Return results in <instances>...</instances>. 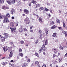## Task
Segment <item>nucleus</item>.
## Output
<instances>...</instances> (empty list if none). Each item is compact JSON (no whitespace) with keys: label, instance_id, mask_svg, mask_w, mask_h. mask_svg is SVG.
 Returning a JSON list of instances; mask_svg holds the SVG:
<instances>
[{"label":"nucleus","instance_id":"nucleus-46","mask_svg":"<svg viewBox=\"0 0 67 67\" xmlns=\"http://www.w3.org/2000/svg\"><path fill=\"white\" fill-rule=\"evenodd\" d=\"M35 55H36V56H37V57H39V56H38V54L37 53H35Z\"/></svg>","mask_w":67,"mask_h":67},{"label":"nucleus","instance_id":"nucleus-43","mask_svg":"<svg viewBox=\"0 0 67 67\" xmlns=\"http://www.w3.org/2000/svg\"><path fill=\"white\" fill-rule=\"evenodd\" d=\"M38 40H36V42H35V44H37V43H38Z\"/></svg>","mask_w":67,"mask_h":67},{"label":"nucleus","instance_id":"nucleus-12","mask_svg":"<svg viewBox=\"0 0 67 67\" xmlns=\"http://www.w3.org/2000/svg\"><path fill=\"white\" fill-rule=\"evenodd\" d=\"M15 13V11L14 9H12L11 11V14H12V15H13L14 13Z\"/></svg>","mask_w":67,"mask_h":67},{"label":"nucleus","instance_id":"nucleus-22","mask_svg":"<svg viewBox=\"0 0 67 67\" xmlns=\"http://www.w3.org/2000/svg\"><path fill=\"white\" fill-rule=\"evenodd\" d=\"M35 64L36 66H37L39 64V62L38 61H35Z\"/></svg>","mask_w":67,"mask_h":67},{"label":"nucleus","instance_id":"nucleus-9","mask_svg":"<svg viewBox=\"0 0 67 67\" xmlns=\"http://www.w3.org/2000/svg\"><path fill=\"white\" fill-rule=\"evenodd\" d=\"M38 20L40 22V23H43V21L42 20V18L41 17H40L39 18Z\"/></svg>","mask_w":67,"mask_h":67},{"label":"nucleus","instance_id":"nucleus-40","mask_svg":"<svg viewBox=\"0 0 67 67\" xmlns=\"http://www.w3.org/2000/svg\"><path fill=\"white\" fill-rule=\"evenodd\" d=\"M33 26L32 25L30 26V30H32V28H33Z\"/></svg>","mask_w":67,"mask_h":67},{"label":"nucleus","instance_id":"nucleus-41","mask_svg":"<svg viewBox=\"0 0 67 67\" xmlns=\"http://www.w3.org/2000/svg\"><path fill=\"white\" fill-rule=\"evenodd\" d=\"M67 57V53L64 55V58H65V57Z\"/></svg>","mask_w":67,"mask_h":67},{"label":"nucleus","instance_id":"nucleus-1","mask_svg":"<svg viewBox=\"0 0 67 67\" xmlns=\"http://www.w3.org/2000/svg\"><path fill=\"white\" fill-rule=\"evenodd\" d=\"M4 15L3 16V17H4V20L3 21V23H5V22H9V13H7L6 15Z\"/></svg>","mask_w":67,"mask_h":67},{"label":"nucleus","instance_id":"nucleus-23","mask_svg":"<svg viewBox=\"0 0 67 67\" xmlns=\"http://www.w3.org/2000/svg\"><path fill=\"white\" fill-rule=\"evenodd\" d=\"M2 9L3 10H5V9H6V7L5 6L3 5L2 6Z\"/></svg>","mask_w":67,"mask_h":67},{"label":"nucleus","instance_id":"nucleus-3","mask_svg":"<svg viewBox=\"0 0 67 67\" xmlns=\"http://www.w3.org/2000/svg\"><path fill=\"white\" fill-rule=\"evenodd\" d=\"M52 51L53 52H54V53H55V54H56L58 51V49L57 48H54L52 49Z\"/></svg>","mask_w":67,"mask_h":67},{"label":"nucleus","instance_id":"nucleus-26","mask_svg":"<svg viewBox=\"0 0 67 67\" xmlns=\"http://www.w3.org/2000/svg\"><path fill=\"white\" fill-rule=\"evenodd\" d=\"M54 24V22L53 21H52L50 23V26L52 25H53Z\"/></svg>","mask_w":67,"mask_h":67},{"label":"nucleus","instance_id":"nucleus-44","mask_svg":"<svg viewBox=\"0 0 67 67\" xmlns=\"http://www.w3.org/2000/svg\"><path fill=\"white\" fill-rule=\"evenodd\" d=\"M20 43L21 44H24V41L22 40L20 41Z\"/></svg>","mask_w":67,"mask_h":67},{"label":"nucleus","instance_id":"nucleus-45","mask_svg":"<svg viewBox=\"0 0 67 67\" xmlns=\"http://www.w3.org/2000/svg\"><path fill=\"white\" fill-rule=\"evenodd\" d=\"M58 29L59 30H62V28L60 27H58Z\"/></svg>","mask_w":67,"mask_h":67},{"label":"nucleus","instance_id":"nucleus-60","mask_svg":"<svg viewBox=\"0 0 67 67\" xmlns=\"http://www.w3.org/2000/svg\"><path fill=\"white\" fill-rule=\"evenodd\" d=\"M50 12H51V13H52L53 12H52V10H50Z\"/></svg>","mask_w":67,"mask_h":67},{"label":"nucleus","instance_id":"nucleus-57","mask_svg":"<svg viewBox=\"0 0 67 67\" xmlns=\"http://www.w3.org/2000/svg\"><path fill=\"white\" fill-rule=\"evenodd\" d=\"M31 66H34V63L32 64Z\"/></svg>","mask_w":67,"mask_h":67},{"label":"nucleus","instance_id":"nucleus-64","mask_svg":"<svg viewBox=\"0 0 67 67\" xmlns=\"http://www.w3.org/2000/svg\"><path fill=\"white\" fill-rule=\"evenodd\" d=\"M37 66H38V67H40V65L38 64V65Z\"/></svg>","mask_w":67,"mask_h":67},{"label":"nucleus","instance_id":"nucleus-61","mask_svg":"<svg viewBox=\"0 0 67 67\" xmlns=\"http://www.w3.org/2000/svg\"><path fill=\"white\" fill-rule=\"evenodd\" d=\"M5 59V57H3L2 58V59Z\"/></svg>","mask_w":67,"mask_h":67},{"label":"nucleus","instance_id":"nucleus-32","mask_svg":"<svg viewBox=\"0 0 67 67\" xmlns=\"http://www.w3.org/2000/svg\"><path fill=\"white\" fill-rule=\"evenodd\" d=\"M3 18H4L3 16L2 15L0 14V19H3Z\"/></svg>","mask_w":67,"mask_h":67},{"label":"nucleus","instance_id":"nucleus-63","mask_svg":"<svg viewBox=\"0 0 67 67\" xmlns=\"http://www.w3.org/2000/svg\"><path fill=\"white\" fill-rule=\"evenodd\" d=\"M13 60H11V61H10V62H11V63H12V62H13Z\"/></svg>","mask_w":67,"mask_h":67},{"label":"nucleus","instance_id":"nucleus-28","mask_svg":"<svg viewBox=\"0 0 67 67\" xmlns=\"http://www.w3.org/2000/svg\"><path fill=\"white\" fill-rule=\"evenodd\" d=\"M64 34L65 35V37H67V32L64 31Z\"/></svg>","mask_w":67,"mask_h":67},{"label":"nucleus","instance_id":"nucleus-31","mask_svg":"<svg viewBox=\"0 0 67 67\" xmlns=\"http://www.w3.org/2000/svg\"><path fill=\"white\" fill-rule=\"evenodd\" d=\"M48 41L47 40H46L45 41V45H47V44H48V42H47Z\"/></svg>","mask_w":67,"mask_h":67},{"label":"nucleus","instance_id":"nucleus-36","mask_svg":"<svg viewBox=\"0 0 67 67\" xmlns=\"http://www.w3.org/2000/svg\"><path fill=\"white\" fill-rule=\"evenodd\" d=\"M0 2L1 3H3L4 2V0H0Z\"/></svg>","mask_w":67,"mask_h":67},{"label":"nucleus","instance_id":"nucleus-53","mask_svg":"<svg viewBox=\"0 0 67 67\" xmlns=\"http://www.w3.org/2000/svg\"><path fill=\"white\" fill-rule=\"evenodd\" d=\"M55 56H56V55H55V54H53V57H55Z\"/></svg>","mask_w":67,"mask_h":67},{"label":"nucleus","instance_id":"nucleus-24","mask_svg":"<svg viewBox=\"0 0 67 67\" xmlns=\"http://www.w3.org/2000/svg\"><path fill=\"white\" fill-rule=\"evenodd\" d=\"M10 26H12V27H13L14 25V23H12V22L10 23Z\"/></svg>","mask_w":67,"mask_h":67},{"label":"nucleus","instance_id":"nucleus-35","mask_svg":"<svg viewBox=\"0 0 67 67\" xmlns=\"http://www.w3.org/2000/svg\"><path fill=\"white\" fill-rule=\"evenodd\" d=\"M48 30L47 29L46 30V35H47L48 34Z\"/></svg>","mask_w":67,"mask_h":67},{"label":"nucleus","instance_id":"nucleus-14","mask_svg":"<svg viewBox=\"0 0 67 67\" xmlns=\"http://www.w3.org/2000/svg\"><path fill=\"white\" fill-rule=\"evenodd\" d=\"M39 37L40 38V39H42L44 37V35L42 34H40L39 36Z\"/></svg>","mask_w":67,"mask_h":67},{"label":"nucleus","instance_id":"nucleus-59","mask_svg":"<svg viewBox=\"0 0 67 67\" xmlns=\"http://www.w3.org/2000/svg\"><path fill=\"white\" fill-rule=\"evenodd\" d=\"M12 19H14V16H12Z\"/></svg>","mask_w":67,"mask_h":67},{"label":"nucleus","instance_id":"nucleus-37","mask_svg":"<svg viewBox=\"0 0 67 67\" xmlns=\"http://www.w3.org/2000/svg\"><path fill=\"white\" fill-rule=\"evenodd\" d=\"M22 49H21V48H19V53H21L22 52Z\"/></svg>","mask_w":67,"mask_h":67},{"label":"nucleus","instance_id":"nucleus-27","mask_svg":"<svg viewBox=\"0 0 67 67\" xmlns=\"http://www.w3.org/2000/svg\"><path fill=\"white\" fill-rule=\"evenodd\" d=\"M63 27H64V29H66V27L65 26V23L64 21H63Z\"/></svg>","mask_w":67,"mask_h":67},{"label":"nucleus","instance_id":"nucleus-17","mask_svg":"<svg viewBox=\"0 0 67 67\" xmlns=\"http://www.w3.org/2000/svg\"><path fill=\"white\" fill-rule=\"evenodd\" d=\"M56 35H57V33L56 32H55L53 34L52 36L53 37H57V36H56Z\"/></svg>","mask_w":67,"mask_h":67},{"label":"nucleus","instance_id":"nucleus-33","mask_svg":"<svg viewBox=\"0 0 67 67\" xmlns=\"http://www.w3.org/2000/svg\"><path fill=\"white\" fill-rule=\"evenodd\" d=\"M56 61L57 63H59V62H61V60H60L59 59H57L56 60Z\"/></svg>","mask_w":67,"mask_h":67},{"label":"nucleus","instance_id":"nucleus-16","mask_svg":"<svg viewBox=\"0 0 67 67\" xmlns=\"http://www.w3.org/2000/svg\"><path fill=\"white\" fill-rule=\"evenodd\" d=\"M3 50H4V52H5V51H8V47L6 46L5 48L4 47H3Z\"/></svg>","mask_w":67,"mask_h":67},{"label":"nucleus","instance_id":"nucleus-30","mask_svg":"<svg viewBox=\"0 0 67 67\" xmlns=\"http://www.w3.org/2000/svg\"><path fill=\"white\" fill-rule=\"evenodd\" d=\"M59 48L60 50H63V47H62L61 45H60Z\"/></svg>","mask_w":67,"mask_h":67},{"label":"nucleus","instance_id":"nucleus-18","mask_svg":"<svg viewBox=\"0 0 67 67\" xmlns=\"http://www.w3.org/2000/svg\"><path fill=\"white\" fill-rule=\"evenodd\" d=\"M56 28V26L54 25H53L51 27V29H53V30H54Z\"/></svg>","mask_w":67,"mask_h":67},{"label":"nucleus","instance_id":"nucleus-48","mask_svg":"<svg viewBox=\"0 0 67 67\" xmlns=\"http://www.w3.org/2000/svg\"><path fill=\"white\" fill-rule=\"evenodd\" d=\"M30 62L31 60L30 59H28L27 61V62H28V63H30Z\"/></svg>","mask_w":67,"mask_h":67},{"label":"nucleus","instance_id":"nucleus-21","mask_svg":"<svg viewBox=\"0 0 67 67\" xmlns=\"http://www.w3.org/2000/svg\"><path fill=\"white\" fill-rule=\"evenodd\" d=\"M31 3H32L34 4H35L37 2L36 1L32 0L31 1Z\"/></svg>","mask_w":67,"mask_h":67},{"label":"nucleus","instance_id":"nucleus-39","mask_svg":"<svg viewBox=\"0 0 67 67\" xmlns=\"http://www.w3.org/2000/svg\"><path fill=\"white\" fill-rule=\"evenodd\" d=\"M38 32H39L40 34H41V33H42V30H39L38 31Z\"/></svg>","mask_w":67,"mask_h":67},{"label":"nucleus","instance_id":"nucleus-50","mask_svg":"<svg viewBox=\"0 0 67 67\" xmlns=\"http://www.w3.org/2000/svg\"><path fill=\"white\" fill-rule=\"evenodd\" d=\"M61 30L62 32V33H64V32H65V31H64V29H61Z\"/></svg>","mask_w":67,"mask_h":67},{"label":"nucleus","instance_id":"nucleus-13","mask_svg":"<svg viewBox=\"0 0 67 67\" xmlns=\"http://www.w3.org/2000/svg\"><path fill=\"white\" fill-rule=\"evenodd\" d=\"M1 40L2 42H4V41L5 40L4 37H1Z\"/></svg>","mask_w":67,"mask_h":67},{"label":"nucleus","instance_id":"nucleus-6","mask_svg":"<svg viewBox=\"0 0 67 67\" xmlns=\"http://www.w3.org/2000/svg\"><path fill=\"white\" fill-rule=\"evenodd\" d=\"M25 21L26 22V24H29L30 22V21L29 20V19L26 18L25 19Z\"/></svg>","mask_w":67,"mask_h":67},{"label":"nucleus","instance_id":"nucleus-19","mask_svg":"<svg viewBox=\"0 0 67 67\" xmlns=\"http://www.w3.org/2000/svg\"><path fill=\"white\" fill-rule=\"evenodd\" d=\"M18 55H19V56H21V57H23V55H24L22 53H19L18 54Z\"/></svg>","mask_w":67,"mask_h":67},{"label":"nucleus","instance_id":"nucleus-55","mask_svg":"<svg viewBox=\"0 0 67 67\" xmlns=\"http://www.w3.org/2000/svg\"><path fill=\"white\" fill-rule=\"evenodd\" d=\"M47 5H50V4H49V3H47Z\"/></svg>","mask_w":67,"mask_h":67},{"label":"nucleus","instance_id":"nucleus-47","mask_svg":"<svg viewBox=\"0 0 67 67\" xmlns=\"http://www.w3.org/2000/svg\"><path fill=\"white\" fill-rule=\"evenodd\" d=\"M42 67H46V66L45 64H44L42 66Z\"/></svg>","mask_w":67,"mask_h":67},{"label":"nucleus","instance_id":"nucleus-11","mask_svg":"<svg viewBox=\"0 0 67 67\" xmlns=\"http://www.w3.org/2000/svg\"><path fill=\"white\" fill-rule=\"evenodd\" d=\"M16 27H15V28L10 27V29L11 30V31H12V32H14V31L15 30H16Z\"/></svg>","mask_w":67,"mask_h":67},{"label":"nucleus","instance_id":"nucleus-52","mask_svg":"<svg viewBox=\"0 0 67 67\" xmlns=\"http://www.w3.org/2000/svg\"><path fill=\"white\" fill-rule=\"evenodd\" d=\"M45 10L47 11H49V9L47 8H45Z\"/></svg>","mask_w":67,"mask_h":67},{"label":"nucleus","instance_id":"nucleus-15","mask_svg":"<svg viewBox=\"0 0 67 67\" xmlns=\"http://www.w3.org/2000/svg\"><path fill=\"white\" fill-rule=\"evenodd\" d=\"M28 63H25V64L23 65V67H25L26 66H28Z\"/></svg>","mask_w":67,"mask_h":67},{"label":"nucleus","instance_id":"nucleus-34","mask_svg":"<svg viewBox=\"0 0 67 67\" xmlns=\"http://www.w3.org/2000/svg\"><path fill=\"white\" fill-rule=\"evenodd\" d=\"M8 35H9L8 34H7V33L4 34L5 36L6 37H7H7H8Z\"/></svg>","mask_w":67,"mask_h":67},{"label":"nucleus","instance_id":"nucleus-58","mask_svg":"<svg viewBox=\"0 0 67 67\" xmlns=\"http://www.w3.org/2000/svg\"><path fill=\"white\" fill-rule=\"evenodd\" d=\"M10 43L11 44H13V42H11Z\"/></svg>","mask_w":67,"mask_h":67},{"label":"nucleus","instance_id":"nucleus-5","mask_svg":"<svg viewBox=\"0 0 67 67\" xmlns=\"http://www.w3.org/2000/svg\"><path fill=\"white\" fill-rule=\"evenodd\" d=\"M24 12L25 14H29V10L25 9L24 10Z\"/></svg>","mask_w":67,"mask_h":67},{"label":"nucleus","instance_id":"nucleus-29","mask_svg":"<svg viewBox=\"0 0 67 67\" xmlns=\"http://www.w3.org/2000/svg\"><path fill=\"white\" fill-rule=\"evenodd\" d=\"M56 21L57 23H58L59 24L60 22V20H59V19H57L56 20Z\"/></svg>","mask_w":67,"mask_h":67},{"label":"nucleus","instance_id":"nucleus-49","mask_svg":"<svg viewBox=\"0 0 67 67\" xmlns=\"http://www.w3.org/2000/svg\"><path fill=\"white\" fill-rule=\"evenodd\" d=\"M30 3L29 4V5L30 7H31V3Z\"/></svg>","mask_w":67,"mask_h":67},{"label":"nucleus","instance_id":"nucleus-20","mask_svg":"<svg viewBox=\"0 0 67 67\" xmlns=\"http://www.w3.org/2000/svg\"><path fill=\"white\" fill-rule=\"evenodd\" d=\"M47 19H49L50 17L51 16V15L50 14H48L47 15Z\"/></svg>","mask_w":67,"mask_h":67},{"label":"nucleus","instance_id":"nucleus-51","mask_svg":"<svg viewBox=\"0 0 67 67\" xmlns=\"http://www.w3.org/2000/svg\"><path fill=\"white\" fill-rule=\"evenodd\" d=\"M30 32H33V30H32L31 29L30 30Z\"/></svg>","mask_w":67,"mask_h":67},{"label":"nucleus","instance_id":"nucleus-25","mask_svg":"<svg viewBox=\"0 0 67 67\" xmlns=\"http://www.w3.org/2000/svg\"><path fill=\"white\" fill-rule=\"evenodd\" d=\"M44 9V8L43 7H41L39 8V10L40 11H42V10H43Z\"/></svg>","mask_w":67,"mask_h":67},{"label":"nucleus","instance_id":"nucleus-54","mask_svg":"<svg viewBox=\"0 0 67 67\" xmlns=\"http://www.w3.org/2000/svg\"><path fill=\"white\" fill-rule=\"evenodd\" d=\"M2 65H4V66H5V62H3L2 63Z\"/></svg>","mask_w":67,"mask_h":67},{"label":"nucleus","instance_id":"nucleus-4","mask_svg":"<svg viewBox=\"0 0 67 67\" xmlns=\"http://www.w3.org/2000/svg\"><path fill=\"white\" fill-rule=\"evenodd\" d=\"M15 2V0H10L9 1V4H11L12 3H14Z\"/></svg>","mask_w":67,"mask_h":67},{"label":"nucleus","instance_id":"nucleus-42","mask_svg":"<svg viewBox=\"0 0 67 67\" xmlns=\"http://www.w3.org/2000/svg\"><path fill=\"white\" fill-rule=\"evenodd\" d=\"M23 30L25 32L26 31H27V29H26V28H23Z\"/></svg>","mask_w":67,"mask_h":67},{"label":"nucleus","instance_id":"nucleus-8","mask_svg":"<svg viewBox=\"0 0 67 67\" xmlns=\"http://www.w3.org/2000/svg\"><path fill=\"white\" fill-rule=\"evenodd\" d=\"M40 7V5L39 4H37L35 5V8L36 9V8H37L38 7Z\"/></svg>","mask_w":67,"mask_h":67},{"label":"nucleus","instance_id":"nucleus-10","mask_svg":"<svg viewBox=\"0 0 67 67\" xmlns=\"http://www.w3.org/2000/svg\"><path fill=\"white\" fill-rule=\"evenodd\" d=\"M22 29H23V26H21L20 27L19 29V32H22L23 31Z\"/></svg>","mask_w":67,"mask_h":67},{"label":"nucleus","instance_id":"nucleus-62","mask_svg":"<svg viewBox=\"0 0 67 67\" xmlns=\"http://www.w3.org/2000/svg\"><path fill=\"white\" fill-rule=\"evenodd\" d=\"M15 62H16V60H13V63H15Z\"/></svg>","mask_w":67,"mask_h":67},{"label":"nucleus","instance_id":"nucleus-56","mask_svg":"<svg viewBox=\"0 0 67 67\" xmlns=\"http://www.w3.org/2000/svg\"><path fill=\"white\" fill-rule=\"evenodd\" d=\"M36 16L37 17V18H38V17H39V16L38 15H37V14L36 15Z\"/></svg>","mask_w":67,"mask_h":67},{"label":"nucleus","instance_id":"nucleus-7","mask_svg":"<svg viewBox=\"0 0 67 67\" xmlns=\"http://www.w3.org/2000/svg\"><path fill=\"white\" fill-rule=\"evenodd\" d=\"M12 54H13L12 52L11 51L10 52V54H9V59H10V58L12 57L13 56V55Z\"/></svg>","mask_w":67,"mask_h":67},{"label":"nucleus","instance_id":"nucleus-2","mask_svg":"<svg viewBox=\"0 0 67 67\" xmlns=\"http://www.w3.org/2000/svg\"><path fill=\"white\" fill-rule=\"evenodd\" d=\"M42 47H41V48L39 50V53H41V52L42 51V50L43 51H45L46 50V49L45 48V45L44 44L42 45Z\"/></svg>","mask_w":67,"mask_h":67},{"label":"nucleus","instance_id":"nucleus-38","mask_svg":"<svg viewBox=\"0 0 67 67\" xmlns=\"http://www.w3.org/2000/svg\"><path fill=\"white\" fill-rule=\"evenodd\" d=\"M6 7V9H9V6L7 5L6 4V6H5Z\"/></svg>","mask_w":67,"mask_h":67}]
</instances>
